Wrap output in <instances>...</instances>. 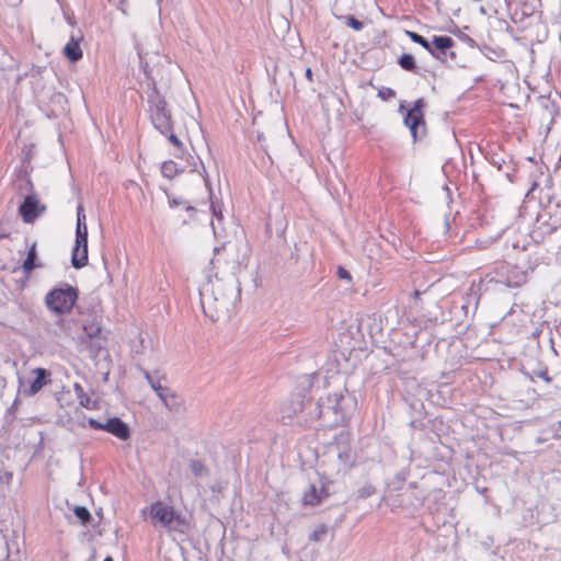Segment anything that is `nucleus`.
I'll return each instance as SVG.
<instances>
[{
    "label": "nucleus",
    "instance_id": "obj_1",
    "mask_svg": "<svg viewBox=\"0 0 561 561\" xmlns=\"http://www.w3.org/2000/svg\"><path fill=\"white\" fill-rule=\"evenodd\" d=\"M145 73L149 81L147 101L149 104L151 122L161 134L167 135L172 129L171 112L168 108L164 98L160 95L157 89V81L147 70V66L145 67Z\"/></svg>",
    "mask_w": 561,
    "mask_h": 561
},
{
    "label": "nucleus",
    "instance_id": "obj_2",
    "mask_svg": "<svg viewBox=\"0 0 561 561\" xmlns=\"http://www.w3.org/2000/svg\"><path fill=\"white\" fill-rule=\"evenodd\" d=\"M150 515L154 526L167 528L170 531L185 533L188 528L185 517L176 513L172 506L160 501L150 506Z\"/></svg>",
    "mask_w": 561,
    "mask_h": 561
},
{
    "label": "nucleus",
    "instance_id": "obj_3",
    "mask_svg": "<svg viewBox=\"0 0 561 561\" xmlns=\"http://www.w3.org/2000/svg\"><path fill=\"white\" fill-rule=\"evenodd\" d=\"M77 297V290L71 286H66L50 290L46 295L45 301L48 309L58 314H64L72 309Z\"/></svg>",
    "mask_w": 561,
    "mask_h": 561
},
{
    "label": "nucleus",
    "instance_id": "obj_4",
    "mask_svg": "<svg viewBox=\"0 0 561 561\" xmlns=\"http://www.w3.org/2000/svg\"><path fill=\"white\" fill-rule=\"evenodd\" d=\"M424 106L425 102L423 99L416 100L404 117V124L410 128L414 140L425 135Z\"/></svg>",
    "mask_w": 561,
    "mask_h": 561
},
{
    "label": "nucleus",
    "instance_id": "obj_5",
    "mask_svg": "<svg viewBox=\"0 0 561 561\" xmlns=\"http://www.w3.org/2000/svg\"><path fill=\"white\" fill-rule=\"evenodd\" d=\"M88 424L94 430H103L123 440L130 436L128 425L118 417L108 419L105 423H101L94 419H89Z\"/></svg>",
    "mask_w": 561,
    "mask_h": 561
},
{
    "label": "nucleus",
    "instance_id": "obj_6",
    "mask_svg": "<svg viewBox=\"0 0 561 561\" xmlns=\"http://www.w3.org/2000/svg\"><path fill=\"white\" fill-rule=\"evenodd\" d=\"M45 210L46 206L41 204L34 195H27L19 208V213L26 224L34 222Z\"/></svg>",
    "mask_w": 561,
    "mask_h": 561
},
{
    "label": "nucleus",
    "instance_id": "obj_7",
    "mask_svg": "<svg viewBox=\"0 0 561 561\" xmlns=\"http://www.w3.org/2000/svg\"><path fill=\"white\" fill-rule=\"evenodd\" d=\"M454 45L455 41L449 36H434L431 50L427 51L438 59H446L447 56L455 59L456 55L451 51Z\"/></svg>",
    "mask_w": 561,
    "mask_h": 561
},
{
    "label": "nucleus",
    "instance_id": "obj_8",
    "mask_svg": "<svg viewBox=\"0 0 561 561\" xmlns=\"http://www.w3.org/2000/svg\"><path fill=\"white\" fill-rule=\"evenodd\" d=\"M328 496L329 491L322 482L319 484L312 483L304 492L302 503L304 505L316 506L319 505Z\"/></svg>",
    "mask_w": 561,
    "mask_h": 561
},
{
    "label": "nucleus",
    "instance_id": "obj_9",
    "mask_svg": "<svg viewBox=\"0 0 561 561\" xmlns=\"http://www.w3.org/2000/svg\"><path fill=\"white\" fill-rule=\"evenodd\" d=\"M33 373L36 375L35 379L27 381L28 388H24V393L27 396L36 394L49 380V373L44 368H35Z\"/></svg>",
    "mask_w": 561,
    "mask_h": 561
},
{
    "label": "nucleus",
    "instance_id": "obj_10",
    "mask_svg": "<svg viewBox=\"0 0 561 561\" xmlns=\"http://www.w3.org/2000/svg\"><path fill=\"white\" fill-rule=\"evenodd\" d=\"M82 39V36L80 35H72L69 39V42L64 47V54L70 61H78L82 58V50L80 47V42Z\"/></svg>",
    "mask_w": 561,
    "mask_h": 561
},
{
    "label": "nucleus",
    "instance_id": "obj_11",
    "mask_svg": "<svg viewBox=\"0 0 561 561\" xmlns=\"http://www.w3.org/2000/svg\"><path fill=\"white\" fill-rule=\"evenodd\" d=\"M163 405L170 411H179L182 407V399L171 389L164 387V391L157 394Z\"/></svg>",
    "mask_w": 561,
    "mask_h": 561
},
{
    "label": "nucleus",
    "instance_id": "obj_12",
    "mask_svg": "<svg viewBox=\"0 0 561 561\" xmlns=\"http://www.w3.org/2000/svg\"><path fill=\"white\" fill-rule=\"evenodd\" d=\"M224 284L219 280H217L216 284L213 285V294H214V300L218 304L216 310L217 311H227L228 307L230 305L231 298L234 296V288L231 287V296L228 297L227 295H222L221 298H218L215 290L221 289Z\"/></svg>",
    "mask_w": 561,
    "mask_h": 561
},
{
    "label": "nucleus",
    "instance_id": "obj_13",
    "mask_svg": "<svg viewBox=\"0 0 561 561\" xmlns=\"http://www.w3.org/2000/svg\"><path fill=\"white\" fill-rule=\"evenodd\" d=\"M71 264L75 268H82L88 264V248L72 249Z\"/></svg>",
    "mask_w": 561,
    "mask_h": 561
},
{
    "label": "nucleus",
    "instance_id": "obj_14",
    "mask_svg": "<svg viewBox=\"0 0 561 561\" xmlns=\"http://www.w3.org/2000/svg\"><path fill=\"white\" fill-rule=\"evenodd\" d=\"M398 64L400 65V67L407 71H411V72H416V64H415V59L412 55L410 54H403L399 57L398 59Z\"/></svg>",
    "mask_w": 561,
    "mask_h": 561
},
{
    "label": "nucleus",
    "instance_id": "obj_15",
    "mask_svg": "<svg viewBox=\"0 0 561 561\" xmlns=\"http://www.w3.org/2000/svg\"><path fill=\"white\" fill-rule=\"evenodd\" d=\"M527 280V272H514L512 275L507 277L506 284L510 287H518L526 283Z\"/></svg>",
    "mask_w": 561,
    "mask_h": 561
},
{
    "label": "nucleus",
    "instance_id": "obj_16",
    "mask_svg": "<svg viewBox=\"0 0 561 561\" xmlns=\"http://www.w3.org/2000/svg\"><path fill=\"white\" fill-rule=\"evenodd\" d=\"M35 259H36V245L35 243L31 247L27 257L23 263V270L25 273H30L32 270L35 268Z\"/></svg>",
    "mask_w": 561,
    "mask_h": 561
},
{
    "label": "nucleus",
    "instance_id": "obj_17",
    "mask_svg": "<svg viewBox=\"0 0 561 561\" xmlns=\"http://www.w3.org/2000/svg\"><path fill=\"white\" fill-rule=\"evenodd\" d=\"M161 173L168 179H172L178 174L176 163L173 161H165L161 165Z\"/></svg>",
    "mask_w": 561,
    "mask_h": 561
},
{
    "label": "nucleus",
    "instance_id": "obj_18",
    "mask_svg": "<svg viewBox=\"0 0 561 561\" xmlns=\"http://www.w3.org/2000/svg\"><path fill=\"white\" fill-rule=\"evenodd\" d=\"M405 34L410 37V39L413 43L420 44L426 50H431V43L427 39H425L423 36H421L420 34L412 32V31H407Z\"/></svg>",
    "mask_w": 561,
    "mask_h": 561
},
{
    "label": "nucleus",
    "instance_id": "obj_19",
    "mask_svg": "<svg viewBox=\"0 0 561 561\" xmlns=\"http://www.w3.org/2000/svg\"><path fill=\"white\" fill-rule=\"evenodd\" d=\"M328 533V527L327 525H320L318 526L311 534H310V537L309 539L311 541H322L323 537L327 535Z\"/></svg>",
    "mask_w": 561,
    "mask_h": 561
},
{
    "label": "nucleus",
    "instance_id": "obj_20",
    "mask_svg": "<svg viewBox=\"0 0 561 561\" xmlns=\"http://www.w3.org/2000/svg\"><path fill=\"white\" fill-rule=\"evenodd\" d=\"M73 513L82 524H87L91 519V514L84 506H76Z\"/></svg>",
    "mask_w": 561,
    "mask_h": 561
},
{
    "label": "nucleus",
    "instance_id": "obj_21",
    "mask_svg": "<svg viewBox=\"0 0 561 561\" xmlns=\"http://www.w3.org/2000/svg\"><path fill=\"white\" fill-rule=\"evenodd\" d=\"M145 378L148 380L156 394L164 391L165 386H163L160 380H154L148 371H145Z\"/></svg>",
    "mask_w": 561,
    "mask_h": 561
},
{
    "label": "nucleus",
    "instance_id": "obj_22",
    "mask_svg": "<svg viewBox=\"0 0 561 561\" xmlns=\"http://www.w3.org/2000/svg\"><path fill=\"white\" fill-rule=\"evenodd\" d=\"M191 471L196 477H202L206 473L205 466L198 460H192L190 463Z\"/></svg>",
    "mask_w": 561,
    "mask_h": 561
},
{
    "label": "nucleus",
    "instance_id": "obj_23",
    "mask_svg": "<svg viewBox=\"0 0 561 561\" xmlns=\"http://www.w3.org/2000/svg\"><path fill=\"white\" fill-rule=\"evenodd\" d=\"M77 399L79 401V404L85 409L93 410L96 407L95 402L92 401L85 392H83L82 394H79V397Z\"/></svg>",
    "mask_w": 561,
    "mask_h": 561
},
{
    "label": "nucleus",
    "instance_id": "obj_24",
    "mask_svg": "<svg viewBox=\"0 0 561 561\" xmlns=\"http://www.w3.org/2000/svg\"><path fill=\"white\" fill-rule=\"evenodd\" d=\"M345 20L346 25L355 31H360L364 27L363 23L359 20L355 19L353 15L345 16Z\"/></svg>",
    "mask_w": 561,
    "mask_h": 561
},
{
    "label": "nucleus",
    "instance_id": "obj_25",
    "mask_svg": "<svg viewBox=\"0 0 561 561\" xmlns=\"http://www.w3.org/2000/svg\"><path fill=\"white\" fill-rule=\"evenodd\" d=\"M378 96L382 100H389L396 96V92L391 88H382L379 90Z\"/></svg>",
    "mask_w": 561,
    "mask_h": 561
},
{
    "label": "nucleus",
    "instance_id": "obj_26",
    "mask_svg": "<svg viewBox=\"0 0 561 561\" xmlns=\"http://www.w3.org/2000/svg\"><path fill=\"white\" fill-rule=\"evenodd\" d=\"M210 209H211L213 216L218 221H220L222 219L221 206L217 202L211 201Z\"/></svg>",
    "mask_w": 561,
    "mask_h": 561
},
{
    "label": "nucleus",
    "instance_id": "obj_27",
    "mask_svg": "<svg viewBox=\"0 0 561 561\" xmlns=\"http://www.w3.org/2000/svg\"><path fill=\"white\" fill-rule=\"evenodd\" d=\"M77 225H87V217L82 204L77 208Z\"/></svg>",
    "mask_w": 561,
    "mask_h": 561
},
{
    "label": "nucleus",
    "instance_id": "obj_28",
    "mask_svg": "<svg viewBox=\"0 0 561 561\" xmlns=\"http://www.w3.org/2000/svg\"><path fill=\"white\" fill-rule=\"evenodd\" d=\"M12 480V472L4 470L3 468L0 469V483L9 485Z\"/></svg>",
    "mask_w": 561,
    "mask_h": 561
},
{
    "label": "nucleus",
    "instance_id": "obj_29",
    "mask_svg": "<svg viewBox=\"0 0 561 561\" xmlns=\"http://www.w3.org/2000/svg\"><path fill=\"white\" fill-rule=\"evenodd\" d=\"M75 248H88V234L76 236Z\"/></svg>",
    "mask_w": 561,
    "mask_h": 561
},
{
    "label": "nucleus",
    "instance_id": "obj_30",
    "mask_svg": "<svg viewBox=\"0 0 561 561\" xmlns=\"http://www.w3.org/2000/svg\"><path fill=\"white\" fill-rule=\"evenodd\" d=\"M165 136L169 137V140L178 148H181L182 147V142L181 140L175 136V134L173 133V128L171 129V131H169Z\"/></svg>",
    "mask_w": 561,
    "mask_h": 561
},
{
    "label": "nucleus",
    "instance_id": "obj_31",
    "mask_svg": "<svg viewBox=\"0 0 561 561\" xmlns=\"http://www.w3.org/2000/svg\"><path fill=\"white\" fill-rule=\"evenodd\" d=\"M337 275H339V277H340V278H342V279H347V280H351V279H352V276H351V274L348 273V271H346L345 268H343V267H341V266H340V267H339V270H337Z\"/></svg>",
    "mask_w": 561,
    "mask_h": 561
},
{
    "label": "nucleus",
    "instance_id": "obj_32",
    "mask_svg": "<svg viewBox=\"0 0 561 561\" xmlns=\"http://www.w3.org/2000/svg\"><path fill=\"white\" fill-rule=\"evenodd\" d=\"M84 234H88V226L87 225H77L76 236H84Z\"/></svg>",
    "mask_w": 561,
    "mask_h": 561
},
{
    "label": "nucleus",
    "instance_id": "obj_33",
    "mask_svg": "<svg viewBox=\"0 0 561 561\" xmlns=\"http://www.w3.org/2000/svg\"><path fill=\"white\" fill-rule=\"evenodd\" d=\"M73 388L77 398L79 397V394H82L84 392L83 388L79 383H75Z\"/></svg>",
    "mask_w": 561,
    "mask_h": 561
},
{
    "label": "nucleus",
    "instance_id": "obj_34",
    "mask_svg": "<svg viewBox=\"0 0 561 561\" xmlns=\"http://www.w3.org/2000/svg\"><path fill=\"white\" fill-rule=\"evenodd\" d=\"M208 291V288L207 287H204L202 290H201V295H202V305L203 307L205 308V293Z\"/></svg>",
    "mask_w": 561,
    "mask_h": 561
},
{
    "label": "nucleus",
    "instance_id": "obj_35",
    "mask_svg": "<svg viewBox=\"0 0 561 561\" xmlns=\"http://www.w3.org/2000/svg\"><path fill=\"white\" fill-rule=\"evenodd\" d=\"M306 78L309 80V81H312V70L310 68H307L306 69Z\"/></svg>",
    "mask_w": 561,
    "mask_h": 561
},
{
    "label": "nucleus",
    "instance_id": "obj_36",
    "mask_svg": "<svg viewBox=\"0 0 561 561\" xmlns=\"http://www.w3.org/2000/svg\"><path fill=\"white\" fill-rule=\"evenodd\" d=\"M204 181H205V184L206 186H209V179H208V175H204Z\"/></svg>",
    "mask_w": 561,
    "mask_h": 561
},
{
    "label": "nucleus",
    "instance_id": "obj_37",
    "mask_svg": "<svg viewBox=\"0 0 561 561\" xmlns=\"http://www.w3.org/2000/svg\"><path fill=\"white\" fill-rule=\"evenodd\" d=\"M211 227H213L214 232L216 233V226H215L214 221L211 222Z\"/></svg>",
    "mask_w": 561,
    "mask_h": 561
},
{
    "label": "nucleus",
    "instance_id": "obj_38",
    "mask_svg": "<svg viewBox=\"0 0 561 561\" xmlns=\"http://www.w3.org/2000/svg\"><path fill=\"white\" fill-rule=\"evenodd\" d=\"M413 294H414L415 297L420 296V291L419 290H415Z\"/></svg>",
    "mask_w": 561,
    "mask_h": 561
},
{
    "label": "nucleus",
    "instance_id": "obj_39",
    "mask_svg": "<svg viewBox=\"0 0 561 561\" xmlns=\"http://www.w3.org/2000/svg\"><path fill=\"white\" fill-rule=\"evenodd\" d=\"M103 561H113V559L111 557H107Z\"/></svg>",
    "mask_w": 561,
    "mask_h": 561
},
{
    "label": "nucleus",
    "instance_id": "obj_40",
    "mask_svg": "<svg viewBox=\"0 0 561 561\" xmlns=\"http://www.w3.org/2000/svg\"><path fill=\"white\" fill-rule=\"evenodd\" d=\"M126 2V0H119V4L123 5Z\"/></svg>",
    "mask_w": 561,
    "mask_h": 561
}]
</instances>
